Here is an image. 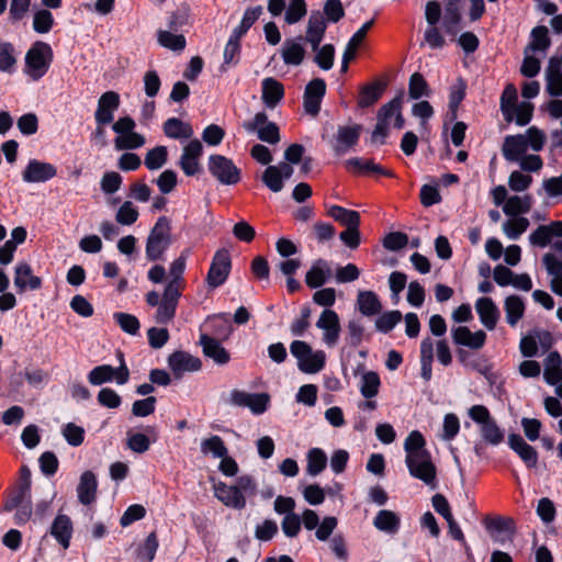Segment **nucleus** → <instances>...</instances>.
Instances as JSON below:
<instances>
[{"label":"nucleus","instance_id":"nucleus-2","mask_svg":"<svg viewBox=\"0 0 562 562\" xmlns=\"http://www.w3.org/2000/svg\"><path fill=\"white\" fill-rule=\"evenodd\" d=\"M257 484L250 475H241L236 480L235 485H227L223 482L214 484V495L225 506L234 509H243L246 506V496L256 493Z\"/></svg>","mask_w":562,"mask_h":562},{"label":"nucleus","instance_id":"nucleus-57","mask_svg":"<svg viewBox=\"0 0 562 562\" xmlns=\"http://www.w3.org/2000/svg\"><path fill=\"white\" fill-rule=\"evenodd\" d=\"M16 64L14 46L9 42L0 43V71L13 72Z\"/></svg>","mask_w":562,"mask_h":562},{"label":"nucleus","instance_id":"nucleus-48","mask_svg":"<svg viewBox=\"0 0 562 562\" xmlns=\"http://www.w3.org/2000/svg\"><path fill=\"white\" fill-rule=\"evenodd\" d=\"M510 218L505 221L502 225L503 233L507 238L517 240L529 227L530 223L527 217L524 216H509Z\"/></svg>","mask_w":562,"mask_h":562},{"label":"nucleus","instance_id":"nucleus-31","mask_svg":"<svg viewBox=\"0 0 562 562\" xmlns=\"http://www.w3.org/2000/svg\"><path fill=\"white\" fill-rule=\"evenodd\" d=\"M191 250L186 248L181 251L180 256L176 258L169 266V280L166 284L167 288L177 289L182 291L184 288L183 272L187 266Z\"/></svg>","mask_w":562,"mask_h":562},{"label":"nucleus","instance_id":"nucleus-19","mask_svg":"<svg viewBox=\"0 0 562 562\" xmlns=\"http://www.w3.org/2000/svg\"><path fill=\"white\" fill-rule=\"evenodd\" d=\"M120 106V95L115 91H106L98 100L94 119L98 125L110 124L114 120V112Z\"/></svg>","mask_w":562,"mask_h":562},{"label":"nucleus","instance_id":"nucleus-39","mask_svg":"<svg viewBox=\"0 0 562 562\" xmlns=\"http://www.w3.org/2000/svg\"><path fill=\"white\" fill-rule=\"evenodd\" d=\"M533 205L532 195L526 193L522 195H510L503 205V212L507 216H520L528 213Z\"/></svg>","mask_w":562,"mask_h":562},{"label":"nucleus","instance_id":"nucleus-54","mask_svg":"<svg viewBox=\"0 0 562 562\" xmlns=\"http://www.w3.org/2000/svg\"><path fill=\"white\" fill-rule=\"evenodd\" d=\"M157 38L162 47L173 52H182L187 44L186 37L182 34H175L169 31H158Z\"/></svg>","mask_w":562,"mask_h":562},{"label":"nucleus","instance_id":"nucleus-16","mask_svg":"<svg viewBox=\"0 0 562 562\" xmlns=\"http://www.w3.org/2000/svg\"><path fill=\"white\" fill-rule=\"evenodd\" d=\"M181 294L182 291L165 286L154 316L156 323L165 325L173 319Z\"/></svg>","mask_w":562,"mask_h":562},{"label":"nucleus","instance_id":"nucleus-64","mask_svg":"<svg viewBox=\"0 0 562 562\" xmlns=\"http://www.w3.org/2000/svg\"><path fill=\"white\" fill-rule=\"evenodd\" d=\"M402 319V313L400 311H389L381 314L375 319V328L381 333L391 331Z\"/></svg>","mask_w":562,"mask_h":562},{"label":"nucleus","instance_id":"nucleus-45","mask_svg":"<svg viewBox=\"0 0 562 562\" xmlns=\"http://www.w3.org/2000/svg\"><path fill=\"white\" fill-rule=\"evenodd\" d=\"M525 302L518 295H508L504 300V311L506 314V322L509 326L515 327L525 314Z\"/></svg>","mask_w":562,"mask_h":562},{"label":"nucleus","instance_id":"nucleus-21","mask_svg":"<svg viewBox=\"0 0 562 562\" xmlns=\"http://www.w3.org/2000/svg\"><path fill=\"white\" fill-rule=\"evenodd\" d=\"M327 24L324 14H321L319 10L311 12L306 23L305 41L311 45L312 49H317L323 42Z\"/></svg>","mask_w":562,"mask_h":562},{"label":"nucleus","instance_id":"nucleus-29","mask_svg":"<svg viewBox=\"0 0 562 562\" xmlns=\"http://www.w3.org/2000/svg\"><path fill=\"white\" fill-rule=\"evenodd\" d=\"M553 237H562V221L538 226L529 235V243L532 246L544 248L551 243Z\"/></svg>","mask_w":562,"mask_h":562},{"label":"nucleus","instance_id":"nucleus-62","mask_svg":"<svg viewBox=\"0 0 562 562\" xmlns=\"http://www.w3.org/2000/svg\"><path fill=\"white\" fill-rule=\"evenodd\" d=\"M139 213L131 201H125L117 210L115 220L119 224L130 226L138 220Z\"/></svg>","mask_w":562,"mask_h":562},{"label":"nucleus","instance_id":"nucleus-40","mask_svg":"<svg viewBox=\"0 0 562 562\" xmlns=\"http://www.w3.org/2000/svg\"><path fill=\"white\" fill-rule=\"evenodd\" d=\"M544 381L550 385H557L562 381V357L558 351H551L544 359Z\"/></svg>","mask_w":562,"mask_h":562},{"label":"nucleus","instance_id":"nucleus-46","mask_svg":"<svg viewBox=\"0 0 562 562\" xmlns=\"http://www.w3.org/2000/svg\"><path fill=\"white\" fill-rule=\"evenodd\" d=\"M373 526L380 531L394 535L400 529L401 519L394 512L382 509L376 514L373 520Z\"/></svg>","mask_w":562,"mask_h":562},{"label":"nucleus","instance_id":"nucleus-10","mask_svg":"<svg viewBox=\"0 0 562 562\" xmlns=\"http://www.w3.org/2000/svg\"><path fill=\"white\" fill-rule=\"evenodd\" d=\"M232 269L231 254L227 249L221 248L215 251L210 269L206 274V283L210 288L216 289L225 283Z\"/></svg>","mask_w":562,"mask_h":562},{"label":"nucleus","instance_id":"nucleus-4","mask_svg":"<svg viewBox=\"0 0 562 562\" xmlns=\"http://www.w3.org/2000/svg\"><path fill=\"white\" fill-rule=\"evenodd\" d=\"M171 224L170 220L166 216H160L146 240V257L149 261H157L161 259L171 245Z\"/></svg>","mask_w":562,"mask_h":562},{"label":"nucleus","instance_id":"nucleus-63","mask_svg":"<svg viewBox=\"0 0 562 562\" xmlns=\"http://www.w3.org/2000/svg\"><path fill=\"white\" fill-rule=\"evenodd\" d=\"M158 549V539L155 532H150L145 542L137 549V559L142 562H151Z\"/></svg>","mask_w":562,"mask_h":562},{"label":"nucleus","instance_id":"nucleus-25","mask_svg":"<svg viewBox=\"0 0 562 562\" xmlns=\"http://www.w3.org/2000/svg\"><path fill=\"white\" fill-rule=\"evenodd\" d=\"M50 536L63 549H68L74 533V525L69 516L58 514L49 528Z\"/></svg>","mask_w":562,"mask_h":562},{"label":"nucleus","instance_id":"nucleus-56","mask_svg":"<svg viewBox=\"0 0 562 562\" xmlns=\"http://www.w3.org/2000/svg\"><path fill=\"white\" fill-rule=\"evenodd\" d=\"M321 14H324L327 23H338L345 16V8L341 0H326Z\"/></svg>","mask_w":562,"mask_h":562},{"label":"nucleus","instance_id":"nucleus-60","mask_svg":"<svg viewBox=\"0 0 562 562\" xmlns=\"http://www.w3.org/2000/svg\"><path fill=\"white\" fill-rule=\"evenodd\" d=\"M261 14L262 7L260 5L246 9L239 25L236 26L233 32L244 36L248 30L258 21Z\"/></svg>","mask_w":562,"mask_h":562},{"label":"nucleus","instance_id":"nucleus-37","mask_svg":"<svg viewBox=\"0 0 562 562\" xmlns=\"http://www.w3.org/2000/svg\"><path fill=\"white\" fill-rule=\"evenodd\" d=\"M261 88V99L265 105L269 109L276 108L284 95V88L282 83L277 79L269 77L262 80Z\"/></svg>","mask_w":562,"mask_h":562},{"label":"nucleus","instance_id":"nucleus-59","mask_svg":"<svg viewBox=\"0 0 562 562\" xmlns=\"http://www.w3.org/2000/svg\"><path fill=\"white\" fill-rule=\"evenodd\" d=\"M168 158V150L166 146H156L148 150L145 156V166L149 170L160 169Z\"/></svg>","mask_w":562,"mask_h":562},{"label":"nucleus","instance_id":"nucleus-13","mask_svg":"<svg viewBox=\"0 0 562 562\" xmlns=\"http://www.w3.org/2000/svg\"><path fill=\"white\" fill-rule=\"evenodd\" d=\"M250 133L256 132L258 138L269 144H277L280 140L279 127L276 123L269 122L265 112H258L251 121L243 124Z\"/></svg>","mask_w":562,"mask_h":562},{"label":"nucleus","instance_id":"nucleus-52","mask_svg":"<svg viewBox=\"0 0 562 562\" xmlns=\"http://www.w3.org/2000/svg\"><path fill=\"white\" fill-rule=\"evenodd\" d=\"M307 13L305 0H290L284 10V21L289 25L299 23Z\"/></svg>","mask_w":562,"mask_h":562},{"label":"nucleus","instance_id":"nucleus-7","mask_svg":"<svg viewBox=\"0 0 562 562\" xmlns=\"http://www.w3.org/2000/svg\"><path fill=\"white\" fill-rule=\"evenodd\" d=\"M136 124L130 116L120 117L112 130L117 136L114 139L116 150L137 149L144 146L145 137L134 131Z\"/></svg>","mask_w":562,"mask_h":562},{"label":"nucleus","instance_id":"nucleus-20","mask_svg":"<svg viewBox=\"0 0 562 562\" xmlns=\"http://www.w3.org/2000/svg\"><path fill=\"white\" fill-rule=\"evenodd\" d=\"M293 171V167L286 162L268 166L262 173L261 180L272 192H280L283 189V181L290 179Z\"/></svg>","mask_w":562,"mask_h":562},{"label":"nucleus","instance_id":"nucleus-58","mask_svg":"<svg viewBox=\"0 0 562 562\" xmlns=\"http://www.w3.org/2000/svg\"><path fill=\"white\" fill-rule=\"evenodd\" d=\"M113 319L126 334L135 336L139 333L140 324L136 316L124 312H116L113 314Z\"/></svg>","mask_w":562,"mask_h":562},{"label":"nucleus","instance_id":"nucleus-61","mask_svg":"<svg viewBox=\"0 0 562 562\" xmlns=\"http://www.w3.org/2000/svg\"><path fill=\"white\" fill-rule=\"evenodd\" d=\"M313 52H315L314 61L319 68L329 70L333 67L335 58V47L333 44L319 45L318 48L313 49Z\"/></svg>","mask_w":562,"mask_h":562},{"label":"nucleus","instance_id":"nucleus-38","mask_svg":"<svg viewBox=\"0 0 562 562\" xmlns=\"http://www.w3.org/2000/svg\"><path fill=\"white\" fill-rule=\"evenodd\" d=\"M331 273L329 263L324 259L316 260L306 273L305 282L312 289H317L326 283Z\"/></svg>","mask_w":562,"mask_h":562},{"label":"nucleus","instance_id":"nucleus-26","mask_svg":"<svg viewBox=\"0 0 562 562\" xmlns=\"http://www.w3.org/2000/svg\"><path fill=\"white\" fill-rule=\"evenodd\" d=\"M14 286L18 293H23L27 289L38 290L42 286V279L33 274L27 262H19L14 268Z\"/></svg>","mask_w":562,"mask_h":562},{"label":"nucleus","instance_id":"nucleus-5","mask_svg":"<svg viewBox=\"0 0 562 562\" xmlns=\"http://www.w3.org/2000/svg\"><path fill=\"white\" fill-rule=\"evenodd\" d=\"M53 49L49 44L37 41L25 55V72L33 80L41 79L53 61Z\"/></svg>","mask_w":562,"mask_h":562},{"label":"nucleus","instance_id":"nucleus-28","mask_svg":"<svg viewBox=\"0 0 562 562\" xmlns=\"http://www.w3.org/2000/svg\"><path fill=\"white\" fill-rule=\"evenodd\" d=\"M451 337L456 345L465 346L471 349H481L486 341V334L483 330L472 333L467 326H458L451 329Z\"/></svg>","mask_w":562,"mask_h":562},{"label":"nucleus","instance_id":"nucleus-14","mask_svg":"<svg viewBox=\"0 0 562 562\" xmlns=\"http://www.w3.org/2000/svg\"><path fill=\"white\" fill-rule=\"evenodd\" d=\"M21 176L25 183H44L57 176V167L34 158L27 161Z\"/></svg>","mask_w":562,"mask_h":562},{"label":"nucleus","instance_id":"nucleus-50","mask_svg":"<svg viewBox=\"0 0 562 562\" xmlns=\"http://www.w3.org/2000/svg\"><path fill=\"white\" fill-rule=\"evenodd\" d=\"M201 452L204 456L211 454L213 458L220 459L224 458L228 453V450L223 439L214 435L201 441Z\"/></svg>","mask_w":562,"mask_h":562},{"label":"nucleus","instance_id":"nucleus-36","mask_svg":"<svg viewBox=\"0 0 562 562\" xmlns=\"http://www.w3.org/2000/svg\"><path fill=\"white\" fill-rule=\"evenodd\" d=\"M300 38H288L283 42L281 57L285 65L299 66L303 63L306 50Z\"/></svg>","mask_w":562,"mask_h":562},{"label":"nucleus","instance_id":"nucleus-32","mask_svg":"<svg viewBox=\"0 0 562 562\" xmlns=\"http://www.w3.org/2000/svg\"><path fill=\"white\" fill-rule=\"evenodd\" d=\"M551 46V38L547 26L539 25L531 30L529 43L524 50L546 56Z\"/></svg>","mask_w":562,"mask_h":562},{"label":"nucleus","instance_id":"nucleus-51","mask_svg":"<svg viewBox=\"0 0 562 562\" xmlns=\"http://www.w3.org/2000/svg\"><path fill=\"white\" fill-rule=\"evenodd\" d=\"M380 385L381 381L376 372H366L360 380V393L364 398H373L378 395Z\"/></svg>","mask_w":562,"mask_h":562},{"label":"nucleus","instance_id":"nucleus-47","mask_svg":"<svg viewBox=\"0 0 562 562\" xmlns=\"http://www.w3.org/2000/svg\"><path fill=\"white\" fill-rule=\"evenodd\" d=\"M327 214L346 227L360 225V214L357 211L348 210L339 205H331L328 207Z\"/></svg>","mask_w":562,"mask_h":562},{"label":"nucleus","instance_id":"nucleus-44","mask_svg":"<svg viewBox=\"0 0 562 562\" xmlns=\"http://www.w3.org/2000/svg\"><path fill=\"white\" fill-rule=\"evenodd\" d=\"M164 133L172 139H189L194 132L189 123L177 117H170L164 123Z\"/></svg>","mask_w":562,"mask_h":562},{"label":"nucleus","instance_id":"nucleus-27","mask_svg":"<svg viewBox=\"0 0 562 562\" xmlns=\"http://www.w3.org/2000/svg\"><path fill=\"white\" fill-rule=\"evenodd\" d=\"M546 92L550 97H562V71L558 55L550 57L546 69Z\"/></svg>","mask_w":562,"mask_h":562},{"label":"nucleus","instance_id":"nucleus-55","mask_svg":"<svg viewBox=\"0 0 562 562\" xmlns=\"http://www.w3.org/2000/svg\"><path fill=\"white\" fill-rule=\"evenodd\" d=\"M243 36L232 32L224 48L223 66L236 65L240 54V40Z\"/></svg>","mask_w":562,"mask_h":562},{"label":"nucleus","instance_id":"nucleus-49","mask_svg":"<svg viewBox=\"0 0 562 562\" xmlns=\"http://www.w3.org/2000/svg\"><path fill=\"white\" fill-rule=\"evenodd\" d=\"M31 503V483L25 481L9 496L4 509L12 512L18 506Z\"/></svg>","mask_w":562,"mask_h":562},{"label":"nucleus","instance_id":"nucleus-35","mask_svg":"<svg viewBox=\"0 0 562 562\" xmlns=\"http://www.w3.org/2000/svg\"><path fill=\"white\" fill-rule=\"evenodd\" d=\"M508 445L520 457V459L528 468L536 467L538 462V453L536 449L527 443L520 435H509Z\"/></svg>","mask_w":562,"mask_h":562},{"label":"nucleus","instance_id":"nucleus-9","mask_svg":"<svg viewBox=\"0 0 562 562\" xmlns=\"http://www.w3.org/2000/svg\"><path fill=\"white\" fill-rule=\"evenodd\" d=\"M405 463L413 477L423 481L428 486H436L437 469L429 451L406 456Z\"/></svg>","mask_w":562,"mask_h":562},{"label":"nucleus","instance_id":"nucleus-41","mask_svg":"<svg viewBox=\"0 0 562 562\" xmlns=\"http://www.w3.org/2000/svg\"><path fill=\"white\" fill-rule=\"evenodd\" d=\"M98 482L95 475L91 471H86L80 476L77 487L78 498L83 505H89L95 499Z\"/></svg>","mask_w":562,"mask_h":562},{"label":"nucleus","instance_id":"nucleus-3","mask_svg":"<svg viewBox=\"0 0 562 562\" xmlns=\"http://www.w3.org/2000/svg\"><path fill=\"white\" fill-rule=\"evenodd\" d=\"M435 350L438 361L443 367H448L452 362V353L447 340L440 339L435 344L431 338H424L420 342V376L426 382L430 381L432 376Z\"/></svg>","mask_w":562,"mask_h":562},{"label":"nucleus","instance_id":"nucleus-11","mask_svg":"<svg viewBox=\"0 0 562 562\" xmlns=\"http://www.w3.org/2000/svg\"><path fill=\"white\" fill-rule=\"evenodd\" d=\"M209 170L218 182L226 186L236 184L240 180V170L232 159L222 155H211Z\"/></svg>","mask_w":562,"mask_h":562},{"label":"nucleus","instance_id":"nucleus-6","mask_svg":"<svg viewBox=\"0 0 562 562\" xmlns=\"http://www.w3.org/2000/svg\"><path fill=\"white\" fill-rule=\"evenodd\" d=\"M290 352L297 360V368L308 374H314L325 367L326 355L323 350H313L303 340H294L290 345Z\"/></svg>","mask_w":562,"mask_h":562},{"label":"nucleus","instance_id":"nucleus-1","mask_svg":"<svg viewBox=\"0 0 562 562\" xmlns=\"http://www.w3.org/2000/svg\"><path fill=\"white\" fill-rule=\"evenodd\" d=\"M403 100L404 92L401 91L379 110L376 124L371 135L372 143L383 144L392 127L400 130L404 126V117L402 115Z\"/></svg>","mask_w":562,"mask_h":562},{"label":"nucleus","instance_id":"nucleus-15","mask_svg":"<svg viewBox=\"0 0 562 562\" xmlns=\"http://www.w3.org/2000/svg\"><path fill=\"white\" fill-rule=\"evenodd\" d=\"M270 397L266 393H247L240 390L231 392V404L239 407H248L252 414H263L269 405Z\"/></svg>","mask_w":562,"mask_h":562},{"label":"nucleus","instance_id":"nucleus-17","mask_svg":"<svg viewBox=\"0 0 562 562\" xmlns=\"http://www.w3.org/2000/svg\"><path fill=\"white\" fill-rule=\"evenodd\" d=\"M202 154L203 146L199 139H192L183 147L179 167L186 176L192 177L201 171L200 158Z\"/></svg>","mask_w":562,"mask_h":562},{"label":"nucleus","instance_id":"nucleus-33","mask_svg":"<svg viewBox=\"0 0 562 562\" xmlns=\"http://www.w3.org/2000/svg\"><path fill=\"white\" fill-rule=\"evenodd\" d=\"M346 168L357 175H383L386 177H393L391 170L384 169L382 166L375 164L371 159L355 157L346 160Z\"/></svg>","mask_w":562,"mask_h":562},{"label":"nucleus","instance_id":"nucleus-23","mask_svg":"<svg viewBox=\"0 0 562 562\" xmlns=\"http://www.w3.org/2000/svg\"><path fill=\"white\" fill-rule=\"evenodd\" d=\"M326 92V83L316 78L310 81L304 92V109L306 113L315 116L321 110V102Z\"/></svg>","mask_w":562,"mask_h":562},{"label":"nucleus","instance_id":"nucleus-18","mask_svg":"<svg viewBox=\"0 0 562 562\" xmlns=\"http://www.w3.org/2000/svg\"><path fill=\"white\" fill-rule=\"evenodd\" d=\"M168 366L176 379H181L187 372L199 371L202 362L199 358L184 351H175L168 358Z\"/></svg>","mask_w":562,"mask_h":562},{"label":"nucleus","instance_id":"nucleus-42","mask_svg":"<svg viewBox=\"0 0 562 562\" xmlns=\"http://www.w3.org/2000/svg\"><path fill=\"white\" fill-rule=\"evenodd\" d=\"M359 312L364 316H373L382 311V303L373 291H359L357 296Z\"/></svg>","mask_w":562,"mask_h":562},{"label":"nucleus","instance_id":"nucleus-30","mask_svg":"<svg viewBox=\"0 0 562 562\" xmlns=\"http://www.w3.org/2000/svg\"><path fill=\"white\" fill-rule=\"evenodd\" d=\"M528 143L522 134L505 137L502 154L507 161H518L528 150Z\"/></svg>","mask_w":562,"mask_h":562},{"label":"nucleus","instance_id":"nucleus-24","mask_svg":"<svg viewBox=\"0 0 562 562\" xmlns=\"http://www.w3.org/2000/svg\"><path fill=\"white\" fill-rule=\"evenodd\" d=\"M475 311L481 324L487 330H494L501 317L497 305L491 297L482 296L475 301Z\"/></svg>","mask_w":562,"mask_h":562},{"label":"nucleus","instance_id":"nucleus-22","mask_svg":"<svg viewBox=\"0 0 562 562\" xmlns=\"http://www.w3.org/2000/svg\"><path fill=\"white\" fill-rule=\"evenodd\" d=\"M361 130V125L359 124L339 126L333 142V149L335 153L337 155L346 154L352 146L357 144Z\"/></svg>","mask_w":562,"mask_h":562},{"label":"nucleus","instance_id":"nucleus-34","mask_svg":"<svg viewBox=\"0 0 562 562\" xmlns=\"http://www.w3.org/2000/svg\"><path fill=\"white\" fill-rule=\"evenodd\" d=\"M200 345L202 346L203 353L213 359L215 363L223 366L229 361L228 351L215 338L202 334L200 336Z\"/></svg>","mask_w":562,"mask_h":562},{"label":"nucleus","instance_id":"nucleus-43","mask_svg":"<svg viewBox=\"0 0 562 562\" xmlns=\"http://www.w3.org/2000/svg\"><path fill=\"white\" fill-rule=\"evenodd\" d=\"M461 0H446L443 27L449 34H457L461 21Z\"/></svg>","mask_w":562,"mask_h":562},{"label":"nucleus","instance_id":"nucleus-8","mask_svg":"<svg viewBox=\"0 0 562 562\" xmlns=\"http://www.w3.org/2000/svg\"><path fill=\"white\" fill-rule=\"evenodd\" d=\"M120 366L113 368L110 364L94 367L88 373V381L92 385H102L115 381L119 385H124L130 380V370L124 361L123 353H119Z\"/></svg>","mask_w":562,"mask_h":562},{"label":"nucleus","instance_id":"nucleus-12","mask_svg":"<svg viewBox=\"0 0 562 562\" xmlns=\"http://www.w3.org/2000/svg\"><path fill=\"white\" fill-rule=\"evenodd\" d=\"M315 325L323 333L322 340L324 345L334 348L338 344L341 333L338 314L334 310L325 308Z\"/></svg>","mask_w":562,"mask_h":562},{"label":"nucleus","instance_id":"nucleus-53","mask_svg":"<svg viewBox=\"0 0 562 562\" xmlns=\"http://www.w3.org/2000/svg\"><path fill=\"white\" fill-rule=\"evenodd\" d=\"M327 464L326 453L319 448H312L307 453L306 471L310 475H318Z\"/></svg>","mask_w":562,"mask_h":562}]
</instances>
